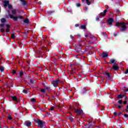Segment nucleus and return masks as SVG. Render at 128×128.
Wrapping results in <instances>:
<instances>
[{
	"label": "nucleus",
	"mask_w": 128,
	"mask_h": 128,
	"mask_svg": "<svg viewBox=\"0 0 128 128\" xmlns=\"http://www.w3.org/2000/svg\"><path fill=\"white\" fill-rule=\"evenodd\" d=\"M126 24L124 22H118L116 24V26H121V30L124 31L126 30Z\"/></svg>",
	"instance_id": "f257e3e1"
},
{
	"label": "nucleus",
	"mask_w": 128,
	"mask_h": 128,
	"mask_svg": "<svg viewBox=\"0 0 128 128\" xmlns=\"http://www.w3.org/2000/svg\"><path fill=\"white\" fill-rule=\"evenodd\" d=\"M36 124H38V128H44V122H42L41 120H36Z\"/></svg>",
	"instance_id": "f03ea898"
},
{
	"label": "nucleus",
	"mask_w": 128,
	"mask_h": 128,
	"mask_svg": "<svg viewBox=\"0 0 128 128\" xmlns=\"http://www.w3.org/2000/svg\"><path fill=\"white\" fill-rule=\"evenodd\" d=\"M4 8H6L8 6V8H12V5L10 4L8 0L4 1Z\"/></svg>",
	"instance_id": "7ed1b4c3"
},
{
	"label": "nucleus",
	"mask_w": 128,
	"mask_h": 128,
	"mask_svg": "<svg viewBox=\"0 0 128 128\" xmlns=\"http://www.w3.org/2000/svg\"><path fill=\"white\" fill-rule=\"evenodd\" d=\"M52 84H53L54 86V88L58 87V84H60V80H53L51 82Z\"/></svg>",
	"instance_id": "20e7f679"
},
{
	"label": "nucleus",
	"mask_w": 128,
	"mask_h": 128,
	"mask_svg": "<svg viewBox=\"0 0 128 128\" xmlns=\"http://www.w3.org/2000/svg\"><path fill=\"white\" fill-rule=\"evenodd\" d=\"M10 18H13V20H18V18H20V20L22 19V16H14L12 15H10Z\"/></svg>",
	"instance_id": "39448f33"
},
{
	"label": "nucleus",
	"mask_w": 128,
	"mask_h": 128,
	"mask_svg": "<svg viewBox=\"0 0 128 128\" xmlns=\"http://www.w3.org/2000/svg\"><path fill=\"white\" fill-rule=\"evenodd\" d=\"M74 112L78 114H82V110L81 109H74Z\"/></svg>",
	"instance_id": "423d86ee"
},
{
	"label": "nucleus",
	"mask_w": 128,
	"mask_h": 128,
	"mask_svg": "<svg viewBox=\"0 0 128 128\" xmlns=\"http://www.w3.org/2000/svg\"><path fill=\"white\" fill-rule=\"evenodd\" d=\"M108 24L110 25L112 24V23L114 22V19L112 18H108Z\"/></svg>",
	"instance_id": "0eeeda50"
},
{
	"label": "nucleus",
	"mask_w": 128,
	"mask_h": 128,
	"mask_svg": "<svg viewBox=\"0 0 128 128\" xmlns=\"http://www.w3.org/2000/svg\"><path fill=\"white\" fill-rule=\"evenodd\" d=\"M32 124V122L30 121H26L24 122V125L26 126H30Z\"/></svg>",
	"instance_id": "6e6552de"
},
{
	"label": "nucleus",
	"mask_w": 128,
	"mask_h": 128,
	"mask_svg": "<svg viewBox=\"0 0 128 128\" xmlns=\"http://www.w3.org/2000/svg\"><path fill=\"white\" fill-rule=\"evenodd\" d=\"M12 98V100H14V102H18V98L16 97V96H14Z\"/></svg>",
	"instance_id": "1a4fd4ad"
},
{
	"label": "nucleus",
	"mask_w": 128,
	"mask_h": 128,
	"mask_svg": "<svg viewBox=\"0 0 128 128\" xmlns=\"http://www.w3.org/2000/svg\"><path fill=\"white\" fill-rule=\"evenodd\" d=\"M110 64H111L114 65V64H116V60H114V59L110 60Z\"/></svg>",
	"instance_id": "9d476101"
},
{
	"label": "nucleus",
	"mask_w": 128,
	"mask_h": 128,
	"mask_svg": "<svg viewBox=\"0 0 128 128\" xmlns=\"http://www.w3.org/2000/svg\"><path fill=\"white\" fill-rule=\"evenodd\" d=\"M112 68L114 70H118V64H115L112 67Z\"/></svg>",
	"instance_id": "9b49d317"
},
{
	"label": "nucleus",
	"mask_w": 128,
	"mask_h": 128,
	"mask_svg": "<svg viewBox=\"0 0 128 128\" xmlns=\"http://www.w3.org/2000/svg\"><path fill=\"white\" fill-rule=\"evenodd\" d=\"M107 12L108 11L106 10H104L103 12L100 14V16H106Z\"/></svg>",
	"instance_id": "f8f14e48"
},
{
	"label": "nucleus",
	"mask_w": 128,
	"mask_h": 128,
	"mask_svg": "<svg viewBox=\"0 0 128 128\" xmlns=\"http://www.w3.org/2000/svg\"><path fill=\"white\" fill-rule=\"evenodd\" d=\"M45 90L46 91L50 92V86H46Z\"/></svg>",
	"instance_id": "ddd939ff"
},
{
	"label": "nucleus",
	"mask_w": 128,
	"mask_h": 128,
	"mask_svg": "<svg viewBox=\"0 0 128 128\" xmlns=\"http://www.w3.org/2000/svg\"><path fill=\"white\" fill-rule=\"evenodd\" d=\"M6 32H10V25H6Z\"/></svg>",
	"instance_id": "4468645a"
},
{
	"label": "nucleus",
	"mask_w": 128,
	"mask_h": 128,
	"mask_svg": "<svg viewBox=\"0 0 128 128\" xmlns=\"http://www.w3.org/2000/svg\"><path fill=\"white\" fill-rule=\"evenodd\" d=\"M24 24H28L30 22V20H28V18H26L24 20Z\"/></svg>",
	"instance_id": "2eb2a0df"
},
{
	"label": "nucleus",
	"mask_w": 128,
	"mask_h": 128,
	"mask_svg": "<svg viewBox=\"0 0 128 128\" xmlns=\"http://www.w3.org/2000/svg\"><path fill=\"white\" fill-rule=\"evenodd\" d=\"M86 0V3L88 6H90V2L89 0ZM82 2H84V0H82Z\"/></svg>",
	"instance_id": "dca6fc26"
},
{
	"label": "nucleus",
	"mask_w": 128,
	"mask_h": 128,
	"mask_svg": "<svg viewBox=\"0 0 128 128\" xmlns=\"http://www.w3.org/2000/svg\"><path fill=\"white\" fill-rule=\"evenodd\" d=\"M102 56L103 58H106V56H108V54H106V53H103V54H102Z\"/></svg>",
	"instance_id": "f3484780"
},
{
	"label": "nucleus",
	"mask_w": 128,
	"mask_h": 128,
	"mask_svg": "<svg viewBox=\"0 0 128 128\" xmlns=\"http://www.w3.org/2000/svg\"><path fill=\"white\" fill-rule=\"evenodd\" d=\"M0 72H4V68L3 66H0Z\"/></svg>",
	"instance_id": "a211bd4d"
},
{
	"label": "nucleus",
	"mask_w": 128,
	"mask_h": 128,
	"mask_svg": "<svg viewBox=\"0 0 128 128\" xmlns=\"http://www.w3.org/2000/svg\"><path fill=\"white\" fill-rule=\"evenodd\" d=\"M100 16H98L96 18V20L97 22H98V20H100Z\"/></svg>",
	"instance_id": "6ab92c4d"
},
{
	"label": "nucleus",
	"mask_w": 128,
	"mask_h": 128,
	"mask_svg": "<svg viewBox=\"0 0 128 128\" xmlns=\"http://www.w3.org/2000/svg\"><path fill=\"white\" fill-rule=\"evenodd\" d=\"M30 102H36V98H32L30 99Z\"/></svg>",
	"instance_id": "aec40b11"
},
{
	"label": "nucleus",
	"mask_w": 128,
	"mask_h": 128,
	"mask_svg": "<svg viewBox=\"0 0 128 128\" xmlns=\"http://www.w3.org/2000/svg\"><path fill=\"white\" fill-rule=\"evenodd\" d=\"M82 30H84L86 28V25H82L81 26Z\"/></svg>",
	"instance_id": "412c9836"
},
{
	"label": "nucleus",
	"mask_w": 128,
	"mask_h": 128,
	"mask_svg": "<svg viewBox=\"0 0 128 128\" xmlns=\"http://www.w3.org/2000/svg\"><path fill=\"white\" fill-rule=\"evenodd\" d=\"M40 92H41L45 93V92H46V89L44 88V89H42V90H41Z\"/></svg>",
	"instance_id": "4be33fe9"
},
{
	"label": "nucleus",
	"mask_w": 128,
	"mask_h": 128,
	"mask_svg": "<svg viewBox=\"0 0 128 128\" xmlns=\"http://www.w3.org/2000/svg\"><path fill=\"white\" fill-rule=\"evenodd\" d=\"M1 22H6V19L4 18L1 19Z\"/></svg>",
	"instance_id": "5701e85b"
},
{
	"label": "nucleus",
	"mask_w": 128,
	"mask_h": 128,
	"mask_svg": "<svg viewBox=\"0 0 128 128\" xmlns=\"http://www.w3.org/2000/svg\"><path fill=\"white\" fill-rule=\"evenodd\" d=\"M12 38H16V36H14V34H12L11 35Z\"/></svg>",
	"instance_id": "b1692460"
},
{
	"label": "nucleus",
	"mask_w": 128,
	"mask_h": 128,
	"mask_svg": "<svg viewBox=\"0 0 128 128\" xmlns=\"http://www.w3.org/2000/svg\"><path fill=\"white\" fill-rule=\"evenodd\" d=\"M16 10H12V14H16Z\"/></svg>",
	"instance_id": "393cba45"
},
{
	"label": "nucleus",
	"mask_w": 128,
	"mask_h": 128,
	"mask_svg": "<svg viewBox=\"0 0 128 128\" xmlns=\"http://www.w3.org/2000/svg\"><path fill=\"white\" fill-rule=\"evenodd\" d=\"M30 82H31V84H34V82H36L34 81V80H30Z\"/></svg>",
	"instance_id": "a878e982"
},
{
	"label": "nucleus",
	"mask_w": 128,
	"mask_h": 128,
	"mask_svg": "<svg viewBox=\"0 0 128 128\" xmlns=\"http://www.w3.org/2000/svg\"><path fill=\"white\" fill-rule=\"evenodd\" d=\"M86 92V88H83L82 91V94H84V93Z\"/></svg>",
	"instance_id": "bb28decb"
},
{
	"label": "nucleus",
	"mask_w": 128,
	"mask_h": 128,
	"mask_svg": "<svg viewBox=\"0 0 128 128\" xmlns=\"http://www.w3.org/2000/svg\"><path fill=\"white\" fill-rule=\"evenodd\" d=\"M118 98H124V96L123 95H118Z\"/></svg>",
	"instance_id": "cd10ccee"
},
{
	"label": "nucleus",
	"mask_w": 128,
	"mask_h": 128,
	"mask_svg": "<svg viewBox=\"0 0 128 128\" xmlns=\"http://www.w3.org/2000/svg\"><path fill=\"white\" fill-rule=\"evenodd\" d=\"M20 76H24V72H20Z\"/></svg>",
	"instance_id": "c85d7f7f"
},
{
	"label": "nucleus",
	"mask_w": 128,
	"mask_h": 128,
	"mask_svg": "<svg viewBox=\"0 0 128 128\" xmlns=\"http://www.w3.org/2000/svg\"><path fill=\"white\" fill-rule=\"evenodd\" d=\"M76 6L78 8H79V6H80V3H76Z\"/></svg>",
	"instance_id": "c756f323"
},
{
	"label": "nucleus",
	"mask_w": 128,
	"mask_h": 128,
	"mask_svg": "<svg viewBox=\"0 0 128 128\" xmlns=\"http://www.w3.org/2000/svg\"><path fill=\"white\" fill-rule=\"evenodd\" d=\"M106 74L107 76H108V78H110V74L106 72Z\"/></svg>",
	"instance_id": "7c9ffc66"
},
{
	"label": "nucleus",
	"mask_w": 128,
	"mask_h": 128,
	"mask_svg": "<svg viewBox=\"0 0 128 128\" xmlns=\"http://www.w3.org/2000/svg\"><path fill=\"white\" fill-rule=\"evenodd\" d=\"M21 2H24V4H26V2H24V0H20Z\"/></svg>",
	"instance_id": "2f4dec72"
},
{
	"label": "nucleus",
	"mask_w": 128,
	"mask_h": 128,
	"mask_svg": "<svg viewBox=\"0 0 128 128\" xmlns=\"http://www.w3.org/2000/svg\"><path fill=\"white\" fill-rule=\"evenodd\" d=\"M23 92L24 94H28V90H23Z\"/></svg>",
	"instance_id": "473e14b6"
},
{
	"label": "nucleus",
	"mask_w": 128,
	"mask_h": 128,
	"mask_svg": "<svg viewBox=\"0 0 128 128\" xmlns=\"http://www.w3.org/2000/svg\"><path fill=\"white\" fill-rule=\"evenodd\" d=\"M0 32H4V28H1V29H0Z\"/></svg>",
	"instance_id": "72a5a7b5"
},
{
	"label": "nucleus",
	"mask_w": 128,
	"mask_h": 128,
	"mask_svg": "<svg viewBox=\"0 0 128 128\" xmlns=\"http://www.w3.org/2000/svg\"><path fill=\"white\" fill-rule=\"evenodd\" d=\"M122 100H119L118 101V104H122Z\"/></svg>",
	"instance_id": "f704fd0d"
},
{
	"label": "nucleus",
	"mask_w": 128,
	"mask_h": 128,
	"mask_svg": "<svg viewBox=\"0 0 128 128\" xmlns=\"http://www.w3.org/2000/svg\"><path fill=\"white\" fill-rule=\"evenodd\" d=\"M4 24H0V28H4Z\"/></svg>",
	"instance_id": "c9c22d12"
},
{
	"label": "nucleus",
	"mask_w": 128,
	"mask_h": 128,
	"mask_svg": "<svg viewBox=\"0 0 128 128\" xmlns=\"http://www.w3.org/2000/svg\"><path fill=\"white\" fill-rule=\"evenodd\" d=\"M8 119L10 120H12V118L11 116L8 117Z\"/></svg>",
	"instance_id": "e433bc0d"
},
{
	"label": "nucleus",
	"mask_w": 128,
	"mask_h": 128,
	"mask_svg": "<svg viewBox=\"0 0 128 128\" xmlns=\"http://www.w3.org/2000/svg\"><path fill=\"white\" fill-rule=\"evenodd\" d=\"M12 74H16V70H13L12 71Z\"/></svg>",
	"instance_id": "4c0bfd02"
},
{
	"label": "nucleus",
	"mask_w": 128,
	"mask_h": 128,
	"mask_svg": "<svg viewBox=\"0 0 128 128\" xmlns=\"http://www.w3.org/2000/svg\"><path fill=\"white\" fill-rule=\"evenodd\" d=\"M124 74H128V69H127V70L124 72Z\"/></svg>",
	"instance_id": "58836bf2"
},
{
	"label": "nucleus",
	"mask_w": 128,
	"mask_h": 128,
	"mask_svg": "<svg viewBox=\"0 0 128 128\" xmlns=\"http://www.w3.org/2000/svg\"><path fill=\"white\" fill-rule=\"evenodd\" d=\"M54 107H51V108H50V110H54Z\"/></svg>",
	"instance_id": "ea45409f"
},
{
	"label": "nucleus",
	"mask_w": 128,
	"mask_h": 128,
	"mask_svg": "<svg viewBox=\"0 0 128 128\" xmlns=\"http://www.w3.org/2000/svg\"><path fill=\"white\" fill-rule=\"evenodd\" d=\"M117 107L118 108H122V106L120 105H118Z\"/></svg>",
	"instance_id": "a19ab883"
},
{
	"label": "nucleus",
	"mask_w": 128,
	"mask_h": 128,
	"mask_svg": "<svg viewBox=\"0 0 128 128\" xmlns=\"http://www.w3.org/2000/svg\"><path fill=\"white\" fill-rule=\"evenodd\" d=\"M124 116H125V118H128V114H125L124 115Z\"/></svg>",
	"instance_id": "79ce46f5"
},
{
	"label": "nucleus",
	"mask_w": 128,
	"mask_h": 128,
	"mask_svg": "<svg viewBox=\"0 0 128 128\" xmlns=\"http://www.w3.org/2000/svg\"><path fill=\"white\" fill-rule=\"evenodd\" d=\"M84 10H88V8L87 7H85L84 8Z\"/></svg>",
	"instance_id": "37998d69"
},
{
	"label": "nucleus",
	"mask_w": 128,
	"mask_h": 128,
	"mask_svg": "<svg viewBox=\"0 0 128 128\" xmlns=\"http://www.w3.org/2000/svg\"><path fill=\"white\" fill-rule=\"evenodd\" d=\"M117 114H118V113H116V112H114V116H116Z\"/></svg>",
	"instance_id": "c03bdc74"
},
{
	"label": "nucleus",
	"mask_w": 128,
	"mask_h": 128,
	"mask_svg": "<svg viewBox=\"0 0 128 128\" xmlns=\"http://www.w3.org/2000/svg\"><path fill=\"white\" fill-rule=\"evenodd\" d=\"M124 104H126V100L124 102Z\"/></svg>",
	"instance_id": "a18cd8bd"
},
{
	"label": "nucleus",
	"mask_w": 128,
	"mask_h": 128,
	"mask_svg": "<svg viewBox=\"0 0 128 128\" xmlns=\"http://www.w3.org/2000/svg\"><path fill=\"white\" fill-rule=\"evenodd\" d=\"M127 108L128 110H126V112H128V106H127Z\"/></svg>",
	"instance_id": "49530a36"
},
{
	"label": "nucleus",
	"mask_w": 128,
	"mask_h": 128,
	"mask_svg": "<svg viewBox=\"0 0 128 128\" xmlns=\"http://www.w3.org/2000/svg\"><path fill=\"white\" fill-rule=\"evenodd\" d=\"M70 38H74V36H72V35H70Z\"/></svg>",
	"instance_id": "de8ad7c7"
},
{
	"label": "nucleus",
	"mask_w": 128,
	"mask_h": 128,
	"mask_svg": "<svg viewBox=\"0 0 128 128\" xmlns=\"http://www.w3.org/2000/svg\"><path fill=\"white\" fill-rule=\"evenodd\" d=\"M75 26H76V27H78V24H76L75 25Z\"/></svg>",
	"instance_id": "09e8293b"
},
{
	"label": "nucleus",
	"mask_w": 128,
	"mask_h": 128,
	"mask_svg": "<svg viewBox=\"0 0 128 128\" xmlns=\"http://www.w3.org/2000/svg\"><path fill=\"white\" fill-rule=\"evenodd\" d=\"M122 114V113L118 114V116H120V114Z\"/></svg>",
	"instance_id": "8fccbe9b"
},
{
	"label": "nucleus",
	"mask_w": 128,
	"mask_h": 128,
	"mask_svg": "<svg viewBox=\"0 0 128 128\" xmlns=\"http://www.w3.org/2000/svg\"><path fill=\"white\" fill-rule=\"evenodd\" d=\"M70 68H72V65H70Z\"/></svg>",
	"instance_id": "3c124183"
},
{
	"label": "nucleus",
	"mask_w": 128,
	"mask_h": 128,
	"mask_svg": "<svg viewBox=\"0 0 128 128\" xmlns=\"http://www.w3.org/2000/svg\"><path fill=\"white\" fill-rule=\"evenodd\" d=\"M116 12H120V11L119 10H117Z\"/></svg>",
	"instance_id": "603ef678"
},
{
	"label": "nucleus",
	"mask_w": 128,
	"mask_h": 128,
	"mask_svg": "<svg viewBox=\"0 0 128 128\" xmlns=\"http://www.w3.org/2000/svg\"><path fill=\"white\" fill-rule=\"evenodd\" d=\"M116 36V34H114V36Z\"/></svg>",
	"instance_id": "864d4df0"
},
{
	"label": "nucleus",
	"mask_w": 128,
	"mask_h": 128,
	"mask_svg": "<svg viewBox=\"0 0 128 128\" xmlns=\"http://www.w3.org/2000/svg\"><path fill=\"white\" fill-rule=\"evenodd\" d=\"M92 124V123H90V124Z\"/></svg>",
	"instance_id": "5fc2aeb1"
}]
</instances>
